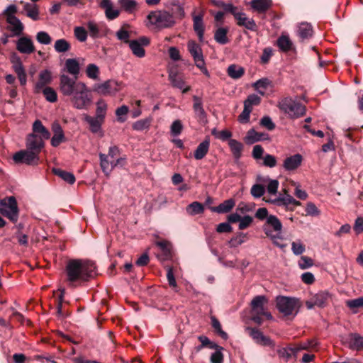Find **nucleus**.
Returning <instances> with one entry per match:
<instances>
[{"label": "nucleus", "instance_id": "f257e3e1", "mask_svg": "<svg viewBox=\"0 0 363 363\" xmlns=\"http://www.w3.org/2000/svg\"><path fill=\"white\" fill-rule=\"evenodd\" d=\"M96 266L93 262L80 259L68 261L66 267L67 281L74 287L77 283L89 281L96 274Z\"/></svg>", "mask_w": 363, "mask_h": 363}, {"label": "nucleus", "instance_id": "f03ea898", "mask_svg": "<svg viewBox=\"0 0 363 363\" xmlns=\"http://www.w3.org/2000/svg\"><path fill=\"white\" fill-rule=\"evenodd\" d=\"M282 228L283 225L281 222L274 215H269L262 226L265 235L271 239L275 246L281 249L286 246V244H283L280 242L283 240Z\"/></svg>", "mask_w": 363, "mask_h": 363}, {"label": "nucleus", "instance_id": "7ed1b4c3", "mask_svg": "<svg viewBox=\"0 0 363 363\" xmlns=\"http://www.w3.org/2000/svg\"><path fill=\"white\" fill-rule=\"evenodd\" d=\"M278 107L291 118H298L306 113V107L290 97L281 99Z\"/></svg>", "mask_w": 363, "mask_h": 363}, {"label": "nucleus", "instance_id": "20e7f679", "mask_svg": "<svg viewBox=\"0 0 363 363\" xmlns=\"http://www.w3.org/2000/svg\"><path fill=\"white\" fill-rule=\"evenodd\" d=\"M71 102L73 107L77 109L87 110L89 108L92 102V97L85 83L71 96Z\"/></svg>", "mask_w": 363, "mask_h": 363}, {"label": "nucleus", "instance_id": "39448f33", "mask_svg": "<svg viewBox=\"0 0 363 363\" xmlns=\"http://www.w3.org/2000/svg\"><path fill=\"white\" fill-rule=\"evenodd\" d=\"M147 18L150 24L160 28H170L175 24L173 16L166 11H151Z\"/></svg>", "mask_w": 363, "mask_h": 363}, {"label": "nucleus", "instance_id": "423d86ee", "mask_svg": "<svg viewBox=\"0 0 363 363\" xmlns=\"http://www.w3.org/2000/svg\"><path fill=\"white\" fill-rule=\"evenodd\" d=\"M277 308L285 316L296 315L300 307L299 300L296 298L287 296H277L276 299Z\"/></svg>", "mask_w": 363, "mask_h": 363}, {"label": "nucleus", "instance_id": "0eeeda50", "mask_svg": "<svg viewBox=\"0 0 363 363\" xmlns=\"http://www.w3.org/2000/svg\"><path fill=\"white\" fill-rule=\"evenodd\" d=\"M0 213L12 223L18 219V208L15 197L10 196L0 201Z\"/></svg>", "mask_w": 363, "mask_h": 363}, {"label": "nucleus", "instance_id": "6e6552de", "mask_svg": "<svg viewBox=\"0 0 363 363\" xmlns=\"http://www.w3.org/2000/svg\"><path fill=\"white\" fill-rule=\"evenodd\" d=\"M84 83L77 81L74 77H70L67 74L60 76V91L67 96H71Z\"/></svg>", "mask_w": 363, "mask_h": 363}, {"label": "nucleus", "instance_id": "1a4fd4ad", "mask_svg": "<svg viewBox=\"0 0 363 363\" xmlns=\"http://www.w3.org/2000/svg\"><path fill=\"white\" fill-rule=\"evenodd\" d=\"M13 160L16 164H25L29 166L38 165L40 162V156L33 151L28 150H21L13 155Z\"/></svg>", "mask_w": 363, "mask_h": 363}, {"label": "nucleus", "instance_id": "9d476101", "mask_svg": "<svg viewBox=\"0 0 363 363\" xmlns=\"http://www.w3.org/2000/svg\"><path fill=\"white\" fill-rule=\"evenodd\" d=\"M150 43V40L147 37L142 36L138 39L130 40L128 45L135 57L142 58L145 55V50L143 47L149 45Z\"/></svg>", "mask_w": 363, "mask_h": 363}, {"label": "nucleus", "instance_id": "9b49d317", "mask_svg": "<svg viewBox=\"0 0 363 363\" xmlns=\"http://www.w3.org/2000/svg\"><path fill=\"white\" fill-rule=\"evenodd\" d=\"M6 22L8 24L6 29L11 33V36L20 37L23 35L25 26L17 16H9Z\"/></svg>", "mask_w": 363, "mask_h": 363}, {"label": "nucleus", "instance_id": "f8f14e48", "mask_svg": "<svg viewBox=\"0 0 363 363\" xmlns=\"http://www.w3.org/2000/svg\"><path fill=\"white\" fill-rule=\"evenodd\" d=\"M246 330L249 332L250 336L257 344L262 346L274 347V341L270 337L264 335L259 329L247 327Z\"/></svg>", "mask_w": 363, "mask_h": 363}, {"label": "nucleus", "instance_id": "ddd939ff", "mask_svg": "<svg viewBox=\"0 0 363 363\" xmlns=\"http://www.w3.org/2000/svg\"><path fill=\"white\" fill-rule=\"evenodd\" d=\"M44 140L37 134L30 133L26 138V147L39 155L45 145Z\"/></svg>", "mask_w": 363, "mask_h": 363}, {"label": "nucleus", "instance_id": "4468645a", "mask_svg": "<svg viewBox=\"0 0 363 363\" xmlns=\"http://www.w3.org/2000/svg\"><path fill=\"white\" fill-rule=\"evenodd\" d=\"M16 50L21 54L30 55L35 51L32 39L28 36H20L16 43Z\"/></svg>", "mask_w": 363, "mask_h": 363}, {"label": "nucleus", "instance_id": "2eb2a0df", "mask_svg": "<svg viewBox=\"0 0 363 363\" xmlns=\"http://www.w3.org/2000/svg\"><path fill=\"white\" fill-rule=\"evenodd\" d=\"M86 27L90 37L93 39L106 36L109 31V29L105 25L97 23L93 21H88Z\"/></svg>", "mask_w": 363, "mask_h": 363}, {"label": "nucleus", "instance_id": "dca6fc26", "mask_svg": "<svg viewBox=\"0 0 363 363\" xmlns=\"http://www.w3.org/2000/svg\"><path fill=\"white\" fill-rule=\"evenodd\" d=\"M99 158L101 167L106 174H108L114 167L117 166L123 167L125 164V157H120L116 161H111L109 162L107 160V155L100 153Z\"/></svg>", "mask_w": 363, "mask_h": 363}, {"label": "nucleus", "instance_id": "f3484780", "mask_svg": "<svg viewBox=\"0 0 363 363\" xmlns=\"http://www.w3.org/2000/svg\"><path fill=\"white\" fill-rule=\"evenodd\" d=\"M330 297V294L327 291H319L313 296L309 300L306 301V306L311 310L315 306L323 308L325 306L327 301Z\"/></svg>", "mask_w": 363, "mask_h": 363}, {"label": "nucleus", "instance_id": "a211bd4d", "mask_svg": "<svg viewBox=\"0 0 363 363\" xmlns=\"http://www.w3.org/2000/svg\"><path fill=\"white\" fill-rule=\"evenodd\" d=\"M99 6L104 10L106 18L109 21L117 18L120 15V10L114 7L111 0H100Z\"/></svg>", "mask_w": 363, "mask_h": 363}, {"label": "nucleus", "instance_id": "6ab92c4d", "mask_svg": "<svg viewBox=\"0 0 363 363\" xmlns=\"http://www.w3.org/2000/svg\"><path fill=\"white\" fill-rule=\"evenodd\" d=\"M193 110L195 117L197 121L201 123H207V113L203 106V101L201 98L197 96H193Z\"/></svg>", "mask_w": 363, "mask_h": 363}, {"label": "nucleus", "instance_id": "aec40b11", "mask_svg": "<svg viewBox=\"0 0 363 363\" xmlns=\"http://www.w3.org/2000/svg\"><path fill=\"white\" fill-rule=\"evenodd\" d=\"M266 201L278 206H284L289 209V205L301 206V204L300 201L296 200L289 194H286V196H279L274 199L266 200ZM290 210L293 211V208H290Z\"/></svg>", "mask_w": 363, "mask_h": 363}, {"label": "nucleus", "instance_id": "412c9836", "mask_svg": "<svg viewBox=\"0 0 363 363\" xmlns=\"http://www.w3.org/2000/svg\"><path fill=\"white\" fill-rule=\"evenodd\" d=\"M268 303L267 298L264 295L256 296L250 303L251 313L262 315L266 310L265 306Z\"/></svg>", "mask_w": 363, "mask_h": 363}, {"label": "nucleus", "instance_id": "4be33fe9", "mask_svg": "<svg viewBox=\"0 0 363 363\" xmlns=\"http://www.w3.org/2000/svg\"><path fill=\"white\" fill-rule=\"evenodd\" d=\"M52 131L53 133V135L51 138L50 143L52 147H57L62 143L65 142L66 138L64 131L58 122H54L52 124Z\"/></svg>", "mask_w": 363, "mask_h": 363}, {"label": "nucleus", "instance_id": "5701e85b", "mask_svg": "<svg viewBox=\"0 0 363 363\" xmlns=\"http://www.w3.org/2000/svg\"><path fill=\"white\" fill-rule=\"evenodd\" d=\"M52 82V73L48 69L42 70L39 74L38 81L35 83L34 86V92L38 94L41 90L46 87V85L50 84Z\"/></svg>", "mask_w": 363, "mask_h": 363}, {"label": "nucleus", "instance_id": "b1692460", "mask_svg": "<svg viewBox=\"0 0 363 363\" xmlns=\"http://www.w3.org/2000/svg\"><path fill=\"white\" fill-rule=\"evenodd\" d=\"M80 60H84L82 58H69L65 60V68L75 79H77L80 73Z\"/></svg>", "mask_w": 363, "mask_h": 363}, {"label": "nucleus", "instance_id": "393cba45", "mask_svg": "<svg viewBox=\"0 0 363 363\" xmlns=\"http://www.w3.org/2000/svg\"><path fill=\"white\" fill-rule=\"evenodd\" d=\"M235 17L237 21V24L239 26L245 27L246 29L255 31L257 29V24L252 18H249L246 16V14L241 11H239L238 13H235Z\"/></svg>", "mask_w": 363, "mask_h": 363}, {"label": "nucleus", "instance_id": "a878e982", "mask_svg": "<svg viewBox=\"0 0 363 363\" xmlns=\"http://www.w3.org/2000/svg\"><path fill=\"white\" fill-rule=\"evenodd\" d=\"M96 91L101 95L113 94L118 91V84L115 81L108 80L98 84L95 88Z\"/></svg>", "mask_w": 363, "mask_h": 363}, {"label": "nucleus", "instance_id": "bb28decb", "mask_svg": "<svg viewBox=\"0 0 363 363\" xmlns=\"http://www.w3.org/2000/svg\"><path fill=\"white\" fill-rule=\"evenodd\" d=\"M187 48L194 60L195 65L204 61L202 49L194 40H189L188 42Z\"/></svg>", "mask_w": 363, "mask_h": 363}, {"label": "nucleus", "instance_id": "cd10ccee", "mask_svg": "<svg viewBox=\"0 0 363 363\" xmlns=\"http://www.w3.org/2000/svg\"><path fill=\"white\" fill-rule=\"evenodd\" d=\"M84 120L89 124V130L94 134L101 133V126L104 121L98 118L95 116H91L87 114L84 116Z\"/></svg>", "mask_w": 363, "mask_h": 363}, {"label": "nucleus", "instance_id": "c85d7f7f", "mask_svg": "<svg viewBox=\"0 0 363 363\" xmlns=\"http://www.w3.org/2000/svg\"><path fill=\"white\" fill-rule=\"evenodd\" d=\"M169 79L172 86L182 90V93H186L190 90V86L185 85V82L183 77L179 75L177 72H170L169 74Z\"/></svg>", "mask_w": 363, "mask_h": 363}, {"label": "nucleus", "instance_id": "c756f323", "mask_svg": "<svg viewBox=\"0 0 363 363\" xmlns=\"http://www.w3.org/2000/svg\"><path fill=\"white\" fill-rule=\"evenodd\" d=\"M156 245L160 248V252L157 254L160 261H166L172 257L171 245L167 241H158Z\"/></svg>", "mask_w": 363, "mask_h": 363}, {"label": "nucleus", "instance_id": "7c9ffc66", "mask_svg": "<svg viewBox=\"0 0 363 363\" xmlns=\"http://www.w3.org/2000/svg\"><path fill=\"white\" fill-rule=\"evenodd\" d=\"M257 180L262 184H267V191L269 194L275 195L277 193L279 185L278 180L262 176H258Z\"/></svg>", "mask_w": 363, "mask_h": 363}, {"label": "nucleus", "instance_id": "2f4dec72", "mask_svg": "<svg viewBox=\"0 0 363 363\" xmlns=\"http://www.w3.org/2000/svg\"><path fill=\"white\" fill-rule=\"evenodd\" d=\"M302 156L300 154L286 157L283 164L284 168L287 171H292L297 169L301 164Z\"/></svg>", "mask_w": 363, "mask_h": 363}, {"label": "nucleus", "instance_id": "473e14b6", "mask_svg": "<svg viewBox=\"0 0 363 363\" xmlns=\"http://www.w3.org/2000/svg\"><path fill=\"white\" fill-rule=\"evenodd\" d=\"M297 35L301 40L311 38L313 35V26L307 22H302L298 26Z\"/></svg>", "mask_w": 363, "mask_h": 363}, {"label": "nucleus", "instance_id": "72a5a7b5", "mask_svg": "<svg viewBox=\"0 0 363 363\" xmlns=\"http://www.w3.org/2000/svg\"><path fill=\"white\" fill-rule=\"evenodd\" d=\"M193 27L195 33L197 34L200 42L203 41L204 24L203 21V14L193 16Z\"/></svg>", "mask_w": 363, "mask_h": 363}, {"label": "nucleus", "instance_id": "f704fd0d", "mask_svg": "<svg viewBox=\"0 0 363 363\" xmlns=\"http://www.w3.org/2000/svg\"><path fill=\"white\" fill-rule=\"evenodd\" d=\"M348 347L354 350H363V336L358 333H350L347 339Z\"/></svg>", "mask_w": 363, "mask_h": 363}, {"label": "nucleus", "instance_id": "c9c22d12", "mask_svg": "<svg viewBox=\"0 0 363 363\" xmlns=\"http://www.w3.org/2000/svg\"><path fill=\"white\" fill-rule=\"evenodd\" d=\"M118 4L120 6V11H122L129 14L134 13L138 8L136 0H118Z\"/></svg>", "mask_w": 363, "mask_h": 363}, {"label": "nucleus", "instance_id": "e433bc0d", "mask_svg": "<svg viewBox=\"0 0 363 363\" xmlns=\"http://www.w3.org/2000/svg\"><path fill=\"white\" fill-rule=\"evenodd\" d=\"M228 144L234 159L235 160H240L244 148L243 144L235 139H230Z\"/></svg>", "mask_w": 363, "mask_h": 363}, {"label": "nucleus", "instance_id": "4c0bfd02", "mask_svg": "<svg viewBox=\"0 0 363 363\" xmlns=\"http://www.w3.org/2000/svg\"><path fill=\"white\" fill-rule=\"evenodd\" d=\"M235 205V200L233 199H229L224 201L217 206L211 207L210 209L211 211L216 212L218 213H226L230 212Z\"/></svg>", "mask_w": 363, "mask_h": 363}, {"label": "nucleus", "instance_id": "58836bf2", "mask_svg": "<svg viewBox=\"0 0 363 363\" xmlns=\"http://www.w3.org/2000/svg\"><path fill=\"white\" fill-rule=\"evenodd\" d=\"M250 6L252 9L259 13H265L272 6V0H251Z\"/></svg>", "mask_w": 363, "mask_h": 363}, {"label": "nucleus", "instance_id": "ea45409f", "mask_svg": "<svg viewBox=\"0 0 363 363\" xmlns=\"http://www.w3.org/2000/svg\"><path fill=\"white\" fill-rule=\"evenodd\" d=\"M210 147V140L208 138L201 142L194 151V158L197 160H202L208 152Z\"/></svg>", "mask_w": 363, "mask_h": 363}, {"label": "nucleus", "instance_id": "a19ab883", "mask_svg": "<svg viewBox=\"0 0 363 363\" xmlns=\"http://www.w3.org/2000/svg\"><path fill=\"white\" fill-rule=\"evenodd\" d=\"M277 45L281 52H287L294 48V45L287 35L282 34L277 40Z\"/></svg>", "mask_w": 363, "mask_h": 363}, {"label": "nucleus", "instance_id": "79ce46f5", "mask_svg": "<svg viewBox=\"0 0 363 363\" xmlns=\"http://www.w3.org/2000/svg\"><path fill=\"white\" fill-rule=\"evenodd\" d=\"M252 86L259 94L264 96L266 89L272 87V83L268 78H262L253 83Z\"/></svg>", "mask_w": 363, "mask_h": 363}, {"label": "nucleus", "instance_id": "37998d69", "mask_svg": "<svg viewBox=\"0 0 363 363\" xmlns=\"http://www.w3.org/2000/svg\"><path fill=\"white\" fill-rule=\"evenodd\" d=\"M228 33V28L220 27L214 32V40L220 45H225L229 43V39L227 36Z\"/></svg>", "mask_w": 363, "mask_h": 363}, {"label": "nucleus", "instance_id": "c03bdc74", "mask_svg": "<svg viewBox=\"0 0 363 363\" xmlns=\"http://www.w3.org/2000/svg\"><path fill=\"white\" fill-rule=\"evenodd\" d=\"M23 9L26 11V15L33 21H38L40 19L39 9L36 4L26 3L23 6Z\"/></svg>", "mask_w": 363, "mask_h": 363}, {"label": "nucleus", "instance_id": "a18cd8bd", "mask_svg": "<svg viewBox=\"0 0 363 363\" xmlns=\"http://www.w3.org/2000/svg\"><path fill=\"white\" fill-rule=\"evenodd\" d=\"M33 133L40 134V137L44 138L45 140L50 138V133L49 130L43 125L40 120H36L33 124Z\"/></svg>", "mask_w": 363, "mask_h": 363}, {"label": "nucleus", "instance_id": "49530a36", "mask_svg": "<svg viewBox=\"0 0 363 363\" xmlns=\"http://www.w3.org/2000/svg\"><path fill=\"white\" fill-rule=\"evenodd\" d=\"M277 352L279 357L285 361L289 360L292 355L296 357L298 353L296 347H281L277 349Z\"/></svg>", "mask_w": 363, "mask_h": 363}, {"label": "nucleus", "instance_id": "de8ad7c7", "mask_svg": "<svg viewBox=\"0 0 363 363\" xmlns=\"http://www.w3.org/2000/svg\"><path fill=\"white\" fill-rule=\"evenodd\" d=\"M227 73L232 79H238L244 75L245 69L240 66L233 64L228 67Z\"/></svg>", "mask_w": 363, "mask_h": 363}, {"label": "nucleus", "instance_id": "09e8293b", "mask_svg": "<svg viewBox=\"0 0 363 363\" xmlns=\"http://www.w3.org/2000/svg\"><path fill=\"white\" fill-rule=\"evenodd\" d=\"M52 172L55 175L58 176L69 184H73L75 182V177L71 172L62 170L59 168H54Z\"/></svg>", "mask_w": 363, "mask_h": 363}, {"label": "nucleus", "instance_id": "8fccbe9b", "mask_svg": "<svg viewBox=\"0 0 363 363\" xmlns=\"http://www.w3.org/2000/svg\"><path fill=\"white\" fill-rule=\"evenodd\" d=\"M96 115L94 116L105 121L108 108L107 104L104 100L100 99L96 102Z\"/></svg>", "mask_w": 363, "mask_h": 363}, {"label": "nucleus", "instance_id": "3c124183", "mask_svg": "<svg viewBox=\"0 0 363 363\" xmlns=\"http://www.w3.org/2000/svg\"><path fill=\"white\" fill-rule=\"evenodd\" d=\"M211 320L214 332L222 339L226 340L228 338V335L227 333L223 330L220 321L215 316H211Z\"/></svg>", "mask_w": 363, "mask_h": 363}, {"label": "nucleus", "instance_id": "603ef678", "mask_svg": "<svg viewBox=\"0 0 363 363\" xmlns=\"http://www.w3.org/2000/svg\"><path fill=\"white\" fill-rule=\"evenodd\" d=\"M204 211L203 205L199 201H194L186 207V212L191 216L201 214Z\"/></svg>", "mask_w": 363, "mask_h": 363}, {"label": "nucleus", "instance_id": "864d4df0", "mask_svg": "<svg viewBox=\"0 0 363 363\" xmlns=\"http://www.w3.org/2000/svg\"><path fill=\"white\" fill-rule=\"evenodd\" d=\"M244 140L247 145H252L257 142L264 140V138H258V132L255 129H250L247 132Z\"/></svg>", "mask_w": 363, "mask_h": 363}, {"label": "nucleus", "instance_id": "5fc2aeb1", "mask_svg": "<svg viewBox=\"0 0 363 363\" xmlns=\"http://www.w3.org/2000/svg\"><path fill=\"white\" fill-rule=\"evenodd\" d=\"M54 48L57 52H65L71 49V45L67 40L61 38L55 41Z\"/></svg>", "mask_w": 363, "mask_h": 363}, {"label": "nucleus", "instance_id": "6e6d98bb", "mask_svg": "<svg viewBox=\"0 0 363 363\" xmlns=\"http://www.w3.org/2000/svg\"><path fill=\"white\" fill-rule=\"evenodd\" d=\"M211 134L215 136L216 138H218L222 141H228L230 139H231L230 138L233 135L231 131L227 129L218 131L216 128L211 130Z\"/></svg>", "mask_w": 363, "mask_h": 363}, {"label": "nucleus", "instance_id": "4d7b16f0", "mask_svg": "<svg viewBox=\"0 0 363 363\" xmlns=\"http://www.w3.org/2000/svg\"><path fill=\"white\" fill-rule=\"evenodd\" d=\"M41 91L43 92L45 99L48 101L50 103H54L57 101V95L55 90L53 88L50 86H46L44 89H43Z\"/></svg>", "mask_w": 363, "mask_h": 363}, {"label": "nucleus", "instance_id": "13d9d810", "mask_svg": "<svg viewBox=\"0 0 363 363\" xmlns=\"http://www.w3.org/2000/svg\"><path fill=\"white\" fill-rule=\"evenodd\" d=\"M151 123V118H144L135 122L133 128L138 131H143L148 129Z\"/></svg>", "mask_w": 363, "mask_h": 363}, {"label": "nucleus", "instance_id": "bf43d9fd", "mask_svg": "<svg viewBox=\"0 0 363 363\" xmlns=\"http://www.w3.org/2000/svg\"><path fill=\"white\" fill-rule=\"evenodd\" d=\"M86 76L91 79H97L99 74V69L95 64H89L86 69Z\"/></svg>", "mask_w": 363, "mask_h": 363}, {"label": "nucleus", "instance_id": "052dcab7", "mask_svg": "<svg viewBox=\"0 0 363 363\" xmlns=\"http://www.w3.org/2000/svg\"><path fill=\"white\" fill-rule=\"evenodd\" d=\"M248 239L247 235L246 233L240 232L237 234L236 236L230 239V244L231 247H237L244 242L245 240Z\"/></svg>", "mask_w": 363, "mask_h": 363}, {"label": "nucleus", "instance_id": "680f3d73", "mask_svg": "<svg viewBox=\"0 0 363 363\" xmlns=\"http://www.w3.org/2000/svg\"><path fill=\"white\" fill-rule=\"evenodd\" d=\"M36 40L43 45H49L52 42V38L45 31H39L36 34Z\"/></svg>", "mask_w": 363, "mask_h": 363}, {"label": "nucleus", "instance_id": "e2e57ef3", "mask_svg": "<svg viewBox=\"0 0 363 363\" xmlns=\"http://www.w3.org/2000/svg\"><path fill=\"white\" fill-rule=\"evenodd\" d=\"M74 35L79 42H85L87 39V31L82 26H77L74 29Z\"/></svg>", "mask_w": 363, "mask_h": 363}, {"label": "nucleus", "instance_id": "0e129e2a", "mask_svg": "<svg viewBox=\"0 0 363 363\" xmlns=\"http://www.w3.org/2000/svg\"><path fill=\"white\" fill-rule=\"evenodd\" d=\"M11 62L13 65L12 68L16 73H18V72L25 71V69L22 64V61L18 56H17L16 55H13L11 58Z\"/></svg>", "mask_w": 363, "mask_h": 363}, {"label": "nucleus", "instance_id": "69168bd1", "mask_svg": "<svg viewBox=\"0 0 363 363\" xmlns=\"http://www.w3.org/2000/svg\"><path fill=\"white\" fill-rule=\"evenodd\" d=\"M216 350L212 353L211 356V363H223V354L222 353L223 347L220 346L216 347Z\"/></svg>", "mask_w": 363, "mask_h": 363}, {"label": "nucleus", "instance_id": "338daca9", "mask_svg": "<svg viewBox=\"0 0 363 363\" xmlns=\"http://www.w3.org/2000/svg\"><path fill=\"white\" fill-rule=\"evenodd\" d=\"M129 108L127 106L123 105L116 110V115L118 121L123 123L126 121V115L128 113Z\"/></svg>", "mask_w": 363, "mask_h": 363}, {"label": "nucleus", "instance_id": "774afa93", "mask_svg": "<svg viewBox=\"0 0 363 363\" xmlns=\"http://www.w3.org/2000/svg\"><path fill=\"white\" fill-rule=\"evenodd\" d=\"M250 193L255 198H260L264 194L265 188L262 184H256L252 186Z\"/></svg>", "mask_w": 363, "mask_h": 363}]
</instances>
